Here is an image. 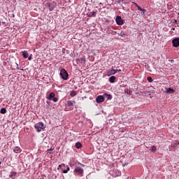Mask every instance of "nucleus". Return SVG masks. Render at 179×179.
Segmentation results:
<instances>
[{
    "label": "nucleus",
    "instance_id": "obj_1",
    "mask_svg": "<svg viewBox=\"0 0 179 179\" xmlns=\"http://www.w3.org/2000/svg\"><path fill=\"white\" fill-rule=\"evenodd\" d=\"M76 101H68L66 104L65 111H72L73 110V104H76Z\"/></svg>",
    "mask_w": 179,
    "mask_h": 179
},
{
    "label": "nucleus",
    "instance_id": "obj_2",
    "mask_svg": "<svg viewBox=\"0 0 179 179\" xmlns=\"http://www.w3.org/2000/svg\"><path fill=\"white\" fill-rule=\"evenodd\" d=\"M60 76L63 79V80H68V78H69V74H68V71L64 69H62L60 71Z\"/></svg>",
    "mask_w": 179,
    "mask_h": 179
},
{
    "label": "nucleus",
    "instance_id": "obj_3",
    "mask_svg": "<svg viewBox=\"0 0 179 179\" xmlns=\"http://www.w3.org/2000/svg\"><path fill=\"white\" fill-rule=\"evenodd\" d=\"M83 173H85V171L80 167H77L74 169V174L79 176V177H83Z\"/></svg>",
    "mask_w": 179,
    "mask_h": 179
},
{
    "label": "nucleus",
    "instance_id": "obj_4",
    "mask_svg": "<svg viewBox=\"0 0 179 179\" xmlns=\"http://www.w3.org/2000/svg\"><path fill=\"white\" fill-rule=\"evenodd\" d=\"M35 129L37 130V132H41L42 129H45V127H44V123L42 122H38V124H35Z\"/></svg>",
    "mask_w": 179,
    "mask_h": 179
},
{
    "label": "nucleus",
    "instance_id": "obj_5",
    "mask_svg": "<svg viewBox=\"0 0 179 179\" xmlns=\"http://www.w3.org/2000/svg\"><path fill=\"white\" fill-rule=\"evenodd\" d=\"M116 23L117 24H118V26H122V24H124V23H125V21L124 20H122V17H121V16L117 15L116 17Z\"/></svg>",
    "mask_w": 179,
    "mask_h": 179
},
{
    "label": "nucleus",
    "instance_id": "obj_6",
    "mask_svg": "<svg viewBox=\"0 0 179 179\" xmlns=\"http://www.w3.org/2000/svg\"><path fill=\"white\" fill-rule=\"evenodd\" d=\"M45 8H48L49 10L52 12V10H54L55 9V6L52 4V3L48 2L45 4Z\"/></svg>",
    "mask_w": 179,
    "mask_h": 179
},
{
    "label": "nucleus",
    "instance_id": "obj_7",
    "mask_svg": "<svg viewBox=\"0 0 179 179\" xmlns=\"http://www.w3.org/2000/svg\"><path fill=\"white\" fill-rule=\"evenodd\" d=\"M77 64H82V65H85L86 64V57L84 56L83 57L76 59Z\"/></svg>",
    "mask_w": 179,
    "mask_h": 179
},
{
    "label": "nucleus",
    "instance_id": "obj_8",
    "mask_svg": "<svg viewBox=\"0 0 179 179\" xmlns=\"http://www.w3.org/2000/svg\"><path fill=\"white\" fill-rule=\"evenodd\" d=\"M172 44L176 48L179 47V38H176L173 39Z\"/></svg>",
    "mask_w": 179,
    "mask_h": 179
},
{
    "label": "nucleus",
    "instance_id": "obj_9",
    "mask_svg": "<svg viewBox=\"0 0 179 179\" xmlns=\"http://www.w3.org/2000/svg\"><path fill=\"white\" fill-rule=\"evenodd\" d=\"M105 98L104 96H103V95H99L98 96H96V103H103V101H104Z\"/></svg>",
    "mask_w": 179,
    "mask_h": 179
},
{
    "label": "nucleus",
    "instance_id": "obj_10",
    "mask_svg": "<svg viewBox=\"0 0 179 179\" xmlns=\"http://www.w3.org/2000/svg\"><path fill=\"white\" fill-rule=\"evenodd\" d=\"M87 16H88V17H96V11L87 13Z\"/></svg>",
    "mask_w": 179,
    "mask_h": 179
},
{
    "label": "nucleus",
    "instance_id": "obj_11",
    "mask_svg": "<svg viewBox=\"0 0 179 179\" xmlns=\"http://www.w3.org/2000/svg\"><path fill=\"white\" fill-rule=\"evenodd\" d=\"M55 97V93L51 92L49 96L47 97L48 100H52Z\"/></svg>",
    "mask_w": 179,
    "mask_h": 179
},
{
    "label": "nucleus",
    "instance_id": "obj_12",
    "mask_svg": "<svg viewBox=\"0 0 179 179\" xmlns=\"http://www.w3.org/2000/svg\"><path fill=\"white\" fill-rule=\"evenodd\" d=\"M103 97L107 99V100H111V99H113V96H111V94H108L107 93L103 94Z\"/></svg>",
    "mask_w": 179,
    "mask_h": 179
},
{
    "label": "nucleus",
    "instance_id": "obj_13",
    "mask_svg": "<svg viewBox=\"0 0 179 179\" xmlns=\"http://www.w3.org/2000/svg\"><path fill=\"white\" fill-rule=\"evenodd\" d=\"M22 152V148L20 147H15L14 148V152L15 153H20Z\"/></svg>",
    "mask_w": 179,
    "mask_h": 179
},
{
    "label": "nucleus",
    "instance_id": "obj_14",
    "mask_svg": "<svg viewBox=\"0 0 179 179\" xmlns=\"http://www.w3.org/2000/svg\"><path fill=\"white\" fill-rule=\"evenodd\" d=\"M23 58H29V53L27 52V51H22V52Z\"/></svg>",
    "mask_w": 179,
    "mask_h": 179
},
{
    "label": "nucleus",
    "instance_id": "obj_15",
    "mask_svg": "<svg viewBox=\"0 0 179 179\" xmlns=\"http://www.w3.org/2000/svg\"><path fill=\"white\" fill-rule=\"evenodd\" d=\"M16 174L17 173L15 171H12L9 175V178L13 179L15 177H16Z\"/></svg>",
    "mask_w": 179,
    "mask_h": 179
},
{
    "label": "nucleus",
    "instance_id": "obj_16",
    "mask_svg": "<svg viewBox=\"0 0 179 179\" xmlns=\"http://www.w3.org/2000/svg\"><path fill=\"white\" fill-rule=\"evenodd\" d=\"M109 82L110 83H115V76H112L110 78H109Z\"/></svg>",
    "mask_w": 179,
    "mask_h": 179
},
{
    "label": "nucleus",
    "instance_id": "obj_17",
    "mask_svg": "<svg viewBox=\"0 0 179 179\" xmlns=\"http://www.w3.org/2000/svg\"><path fill=\"white\" fill-rule=\"evenodd\" d=\"M136 6H137L138 10H141V12H143V13L145 15V12H146V10L141 8L139 6H138V4H136Z\"/></svg>",
    "mask_w": 179,
    "mask_h": 179
},
{
    "label": "nucleus",
    "instance_id": "obj_18",
    "mask_svg": "<svg viewBox=\"0 0 179 179\" xmlns=\"http://www.w3.org/2000/svg\"><path fill=\"white\" fill-rule=\"evenodd\" d=\"M124 93H126L127 94H129L131 96V94H132V90L129 89H125Z\"/></svg>",
    "mask_w": 179,
    "mask_h": 179
},
{
    "label": "nucleus",
    "instance_id": "obj_19",
    "mask_svg": "<svg viewBox=\"0 0 179 179\" xmlns=\"http://www.w3.org/2000/svg\"><path fill=\"white\" fill-rule=\"evenodd\" d=\"M77 94L78 93L75 90L71 91L70 93V96H71V97H75Z\"/></svg>",
    "mask_w": 179,
    "mask_h": 179
},
{
    "label": "nucleus",
    "instance_id": "obj_20",
    "mask_svg": "<svg viewBox=\"0 0 179 179\" xmlns=\"http://www.w3.org/2000/svg\"><path fill=\"white\" fill-rule=\"evenodd\" d=\"M156 150H157V148H156V146L152 145L150 148V151L152 152L153 153H155V152H156Z\"/></svg>",
    "mask_w": 179,
    "mask_h": 179
},
{
    "label": "nucleus",
    "instance_id": "obj_21",
    "mask_svg": "<svg viewBox=\"0 0 179 179\" xmlns=\"http://www.w3.org/2000/svg\"><path fill=\"white\" fill-rule=\"evenodd\" d=\"M117 72H118V70H115L114 69H112L110 72V75H115V73H117Z\"/></svg>",
    "mask_w": 179,
    "mask_h": 179
},
{
    "label": "nucleus",
    "instance_id": "obj_22",
    "mask_svg": "<svg viewBox=\"0 0 179 179\" xmlns=\"http://www.w3.org/2000/svg\"><path fill=\"white\" fill-rule=\"evenodd\" d=\"M76 148L77 149H80L82 148V143L80 142H78L76 143Z\"/></svg>",
    "mask_w": 179,
    "mask_h": 179
},
{
    "label": "nucleus",
    "instance_id": "obj_23",
    "mask_svg": "<svg viewBox=\"0 0 179 179\" xmlns=\"http://www.w3.org/2000/svg\"><path fill=\"white\" fill-rule=\"evenodd\" d=\"M173 92H174V89L173 88H168L166 90V93H173Z\"/></svg>",
    "mask_w": 179,
    "mask_h": 179
},
{
    "label": "nucleus",
    "instance_id": "obj_24",
    "mask_svg": "<svg viewBox=\"0 0 179 179\" xmlns=\"http://www.w3.org/2000/svg\"><path fill=\"white\" fill-rule=\"evenodd\" d=\"M1 114H6V108H3L0 110Z\"/></svg>",
    "mask_w": 179,
    "mask_h": 179
},
{
    "label": "nucleus",
    "instance_id": "obj_25",
    "mask_svg": "<svg viewBox=\"0 0 179 179\" xmlns=\"http://www.w3.org/2000/svg\"><path fill=\"white\" fill-rule=\"evenodd\" d=\"M147 80H148V82H150V83H152V82H153V78H152V77L148 76L147 78Z\"/></svg>",
    "mask_w": 179,
    "mask_h": 179
},
{
    "label": "nucleus",
    "instance_id": "obj_26",
    "mask_svg": "<svg viewBox=\"0 0 179 179\" xmlns=\"http://www.w3.org/2000/svg\"><path fill=\"white\" fill-rule=\"evenodd\" d=\"M178 145H179V143H174V144H173V145H171V146H170V148H176V146H178Z\"/></svg>",
    "mask_w": 179,
    "mask_h": 179
},
{
    "label": "nucleus",
    "instance_id": "obj_27",
    "mask_svg": "<svg viewBox=\"0 0 179 179\" xmlns=\"http://www.w3.org/2000/svg\"><path fill=\"white\" fill-rule=\"evenodd\" d=\"M52 101H54V103H57V101H58V98H56L55 96L52 99Z\"/></svg>",
    "mask_w": 179,
    "mask_h": 179
},
{
    "label": "nucleus",
    "instance_id": "obj_28",
    "mask_svg": "<svg viewBox=\"0 0 179 179\" xmlns=\"http://www.w3.org/2000/svg\"><path fill=\"white\" fill-rule=\"evenodd\" d=\"M62 166H63V167H65V164H62L59 165L58 170H59V169H61V167H62Z\"/></svg>",
    "mask_w": 179,
    "mask_h": 179
},
{
    "label": "nucleus",
    "instance_id": "obj_29",
    "mask_svg": "<svg viewBox=\"0 0 179 179\" xmlns=\"http://www.w3.org/2000/svg\"><path fill=\"white\" fill-rule=\"evenodd\" d=\"M63 174H66V173H68V171H66V169H64L62 171Z\"/></svg>",
    "mask_w": 179,
    "mask_h": 179
},
{
    "label": "nucleus",
    "instance_id": "obj_30",
    "mask_svg": "<svg viewBox=\"0 0 179 179\" xmlns=\"http://www.w3.org/2000/svg\"><path fill=\"white\" fill-rule=\"evenodd\" d=\"M124 131H125V129L124 128L120 129V132H124Z\"/></svg>",
    "mask_w": 179,
    "mask_h": 179
},
{
    "label": "nucleus",
    "instance_id": "obj_31",
    "mask_svg": "<svg viewBox=\"0 0 179 179\" xmlns=\"http://www.w3.org/2000/svg\"><path fill=\"white\" fill-rule=\"evenodd\" d=\"M65 51H66V49H65V48H62V52H63L64 54H65Z\"/></svg>",
    "mask_w": 179,
    "mask_h": 179
},
{
    "label": "nucleus",
    "instance_id": "obj_32",
    "mask_svg": "<svg viewBox=\"0 0 179 179\" xmlns=\"http://www.w3.org/2000/svg\"><path fill=\"white\" fill-rule=\"evenodd\" d=\"M31 59H32L31 56H29V57H28L29 61H31Z\"/></svg>",
    "mask_w": 179,
    "mask_h": 179
},
{
    "label": "nucleus",
    "instance_id": "obj_33",
    "mask_svg": "<svg viewBox=\"0 0 179 179\" xmlns=\"http://www.w3.org/2000/svg\"><path fill=\"white\" fill-rule=\"evenodd\" d=\"M75 164H76V162H74L73 164H71L70 166L71 167H72V166H74Z\"/></svg>",
    "mask_w": 179,
    "mask_h": 179
},
{
    "label": "nucleus",
    "instance_id": "obj_34",
    "mask_svg": "<svg viewBox=\"0 0 179 179\" xmlns=\"http://www.w3.org/2000/svg\"><path fill=\"white\" fill-rule=\"evenodd\" d=\"M175 23H176V24H178L179 22L177 21V20H175Z\"/></svg>",
    "mask_w": 179,
    "mask_h": 179
},
{
    "label": "nucleus",
    "instance_id": "obj_35",
    "mask_svg": "<svg viewBox=\"0 0 179 179\" xmlns=\"http://www.w3.org/2000/svg\"><path fill=\"white\" fill-rule=\"evenodd\" d=\"M68 171H69L70 169H69V166H67V169H66Z\"/></svg>",
    "mask_w": 179,
    "mask_h": 179
},
{
    "label": "nucleus",
    "instance_id": "obj_36",
    "mask_svg": "<svg viewBox=\"0 0 179 179\" xmlns=\"http://www.w3.org/2000/svg\"><path fill=\"white\" fill-rule=\"evenodd\" d=\"M79 164H80L81 166H83V167H85V165H83V164L79 163Z\"/></svg>",
    "mask_w": 179,
    "mask_h": 179
},
{
    "label": "nucleus",
    "instance_id": "obj_37",
    "mask_svg": "<svg viewBox=\"0 0 179 179\" xmlns=\"http://www.w3.org/2000/svg\"><path fill=\"white\" fill-rule=\"evenodd\" d=\"M50 152H52V148H51L50 150H49Z\"/></svg>",
    "mask_w": 179,
    "mask_h": 179
},
{
    "label": "nucleus",
    "instance_id": "obj_38",
    "mask_svg": "<svg viewBox=\"0 0 179 179\" xmlns=\"http://www.w3.org/2000/svg\"><path fill=\"white\" fill-rule=\"evenodd\" d=\"M117 72H121V70H117Z\"/></svg>",
    "mask_w": 179,
    "mask_h": 179
},
{
    "label": "nucleus",
    "instance_id": "obj_39",
    "mask_svg": "<svg viewBox=\"0 0 179 179\" xmlns=\"http://www.w3.org/2000/svg\"><path fill=\"white\" fill-rule=\"evenodd\" d=\"M0 164H2V161H0Z\"/></svg>",
    "mask_w": 179,
    "mask_h": 179
},
{
    "label": "nucleus",
    "instance_id": "obj_40",
    "mask_svg": "<svg viewBox=\"0 0 179 179\" xmlns=\"http://www.w3.org/2000/svg\"><path fill=\"white\" fill-rule=\"evenodd\" d=\"M50 153V155H52V152H49Z\"/></svg>",
    "mask_w": 179,
    "mask_h": 179
},
{
    "label": "nucleus",
    "instance_id": "obj_41",
    "mask_svg": "<svg viewBox=\"0 0 179 179\" xmlns=\"http://www.w3.org/2000/svg\"><path fill=\"white\" fill-rule=\"evenodd\" d=\"M13 17H15V15L13 14Z\"/></svg>",
    "mask_w": 179,
    "mask_h": 179
},
{
    "label": "nucleus",
    "instance_id": "obj_42",
    "mask_svg": "<svg viewBox=\"0 0 179 179\" xmlns=\"http://www.w3.org/2000/svg\"><path fill=\"white\" fill-rule=\"evenodd\" d=\"M173 30H175V29H174V28H173Z\"/></svg>",
    "mask_w": 179,
    "mask_h": 179
}]
</instances>
